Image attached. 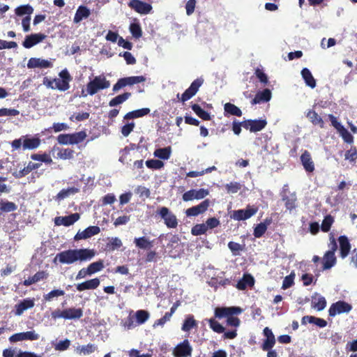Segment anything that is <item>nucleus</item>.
<instances>
[{"label":"nucleus","instance_id":"f257e3e1","mask_svg":"<svg viewBox=\"0 0 357 357\" xmlns=\"http://www.w3.org/2000/svg\"><path fill=\"white\" fill-rule=\"evenodd\" d=\"M96 255L93 250L87 248L69 249L56 254L54 262L59 261L62 264H73L77 261H87L92 259Z\"/></svg>","mask_w":357,"mask_h":357},{"label":"nucleus","instance_id":"de8ad7c7","mask_svg":"<svg viewBox=\"0 0 357 357\" xmlns=\"http://www.w3.org/2000/svg\"><path fill=\"white\" fill-rule=\"evenodd\" d=\"M137 324L141 325L144 324L149 318V313L144 310H137L135 312Z\"/></svg>","mask_w":357,"mask_h":357},{"label":"nucleus","instance_id":"2f4dec72","mask_svg":"<svg viewBox=\"0 0 357 357\" xmlns=\"http://www.w3.org/2000/svg\"><path fill=\"white\" fill-rule=\"evenodd\" d=\"M255 283L254 278L250 274H244L242 279H241L236 284V287L239 290H244L248 286H252Z\"/></svg>","mask_w":357,"mask_h":357},{"label":"nucleus","instance_id":"f03ea898","mask_svg":"<svg viewBox=\"0 0 357 357\" xmlns=\"http://www.w3.org/2000/svg\"><path fill=\"white\" fill-rule=\"evenodd\" d=\"M110 86L109 81L107 80L104 75L96 76L86 85V92L93 96L98 91L107 89Z\"/></svg>","mask_w":357,"mask_h":357},{"label":"nucleus","instance_id":"052dcab7","mask_svg":"<svg viewBox=\"0 0 357 357\" xmlns=\"http://www.w3.org/2000/svg\"><path fill=\"white\" fill-rule=\"evenodd\" d=\"M338 132L345 142L348 144H351L353 142V136L344 127L340 130Z\"/></svg>","mask_w":357,"mask_h":357},{"label":"nucleus","instance_id":"9d476101","mask_svg":"<svg viewBox=\"0 0 357 357\" xmlns=\"http://www.w3.org/2000/svg\"><path fill=\"white\" fill-rule=\"evenodd\" d=\"M208 194V190L204 188H201L199 190L192 189L183 193L182 199L184 202H190L194 199L199 200L204 199Z\"/></svg>","mask_w":357,"mask_h":357},{"label":"nucleus","instance_id":"c03bdc74","mask_svg":"<svg viewBox=\"0 0 357 357\" xmlns=\"http://www.w3.org/2000/svg\"><path fill=\"white\" fill-rule=\"evenodd\" d=\"M224 109L225 112L231 115L236 116H241L242 115L241 110L237 106L230 102H227L225 105Z\"/></svg>","mask_w":357,"mask_h":357},{"label":"nucleus","instance_id":"bf43d9fd","mask_svg":"<svg viewBox=\"0 0 357 357\" xmlns=\"http://www.w3.org/2000/svg\"><path fill=\"white\" fill-rule=\"evenodd\" d=\"M266 229H267V225L264 222H261L255 227V228L254 229V236L256 238H260L261 236H262L264 234Z\"/></svg>","mask_w":357,"mask_h":357},{"label":"nucleus","instance_id":"c756f323","mask_svg":"<svg viewBox=\"0 0 357 357\" xmlns=\"http://www.w3.org/2000/svg\"><path fill=\"white\" fill-rule=\"evenodd\" d=\"M336 263V257L333 251H327L323 257V269L327 270L332 268Z\"/></svg>","mask_w":357,"mask_h":357},{"label":"nucleus","instance_id":"774afa93","mask_svg":"<svg viewBox=\"0 0 357 357\" xmlns=\"http://www.w3.org/2000/svg\"><path fill=\"white\" fill-rule=\"evenodd\" d=\"M70 345V341L68 339H66L64 340L59 341L54 346V349L56 351H66L69 348Z\"/></svg>","mask_w":357,"mask_h":357},{"label":"nucleus","instance_id":"cd10ccee","mask_svg":"<svg viewBox=\"0 0 357 357\" xmlns=\"http://www.w3.org/2000/svg\"><path fill=\"white\" fill-rule=\"evenodd\" d=\"M40 144V139L38 137H24L23 150H33L37 149Z\"/></svg>","mask_w":357,"mask_h":357},{"label":"nucleus","instance_id":"8fccbe9b","mask_svg":"<svg viewBox=\"0 0 357 357\" xmlns=\"http://www.w3.org/2000/svg\"><path fill=\"white\" fill-rule=\"evenodd\" d=\"M33 12V8L29 4L20 6L15 9V14L18 16L30 15Z\"/></svg>","mask_w":357,"mask_h":357},{"label":"nucleus","instance_id":"338daca9","mask_svg":"<svg viewBox=\"0 0 357 357\" xmlns=\"http://www.w3.org/2000/svg\"><path fill=\"white\" fill-rule=\"evenodd\" d=\"M203 82L204 80L202 78H197L192 82L188 89L194 96L197 93L199 88L202 85Z\"/></svg>","mask_w":357,"mask_h":357},{"label":"nucleus","instance_id":"58836bf2","mask_svg":"<svg viewBox=\"0 0 357 357\" xmlns=\"http://www.w3.org/2000/svg\"><path fill=\"white\" fill-rule=\"evenodd\" d=\"M172 149L170 146L160 148L155 150L153 155L155 157L162 160H168L171 155Z\"/></svg>","mask_w":357,"mask_h":357},{"label":"nucleus","instance_id":"e433bc0d","mask_svg":"<svg viewBox=\"0 0 357 357\" xmlns=\"http://www.w3.org/2000/svg\"><path fill=\"white\" fill-rule=\"evenodd\" d=\"M40 166V164H39V163H33V162H30L27 165L26 167H24L22 169L20 170L19 172L14 173V176L16 178H21V177L28 174L32 170L39 168Z\"/></svg>","mask_w":357,"mask_h":357},{"label":"nucleus","instance_id":"f3484780","mask_svg":"<svg viewBox=\"0 0 357 357\" xmlns=\"http://www.w3.org/2000/svg\"><path fill=\"white\" fill-rule=\"evenodd\" d=\"M266 120H248L243 124L244 128L249 130L250 132H256L261 130L266 126Z\"/></svg>","mask_w":357,"mask_h":357},{"label":"nucleus","instance_id":"6e6552de","mask_svg":"<svg viewBox=\"0 0 357 357\" xmlns=\"http://www.w3.org/2000/svg\"><path fill=\"white\" fill-rule=\"evenodd\" d=\"M192 348L188 340H183L178 344L173 351L174 357H190Z\"/></svg>","mask_w":357,"mask_h":357},{"label":"nucleus","instance_id":"4d7b16f0","mask_svg":"<svg viewBox=\"0 0 357 357\" xmlns=\"http://www.w3.org/2000/svg\"><path fill=\"white\" fill-rule=\"evenodd\" d=\"M64 294H65L64 291L61 290V289H54V290L51 291L48 294H45L43 296V298L45 301H50L54 298L61 296H63Z\"/></svg>","mask_w":357,"mask_h":357},{"label":"nucleus","instance_id":"412c9836","mask_svg":"<svg viewBox=\"0 0 357 357\" xmlns=\"http://www.w3.org/2000/svg\"><path fill=\"white\" fill-rule=\"evenodd\" d=\"M326 306V298L321 295L315 293L312 297V307L317 311H322Z\"/></svg>","mask_w":357,"mask_h":357},{"label":"nucleus","instance_id":"f704fd0d","mask_svg":"<svg viewBox=\"0 0 357 357\" xmlns=\"http://www.w3.org/2000/svg\"><path fill=\"white\" fill-rule=\"evenodd\" d=\"M134 243L136 247L142 250H148L153 246V241L146 236L135 238Z\"/></svg>","mask_w":357,"mask_h":357},{"label":"nucleus","instance_id":"20e7f679","mask_svg":"<svg viewBox=\"0 0 357 357\" xmlns=\"http://www.w3.org/2000/svg\"><path fill=\"white\" fill-rule=\"evenodd\" d=\"M59 78H54V89H57L61 91H66L70 88V82L72 77L68 73L67 69L62 70L59 73Z\"/></svg>","mask_w":357,"mask_h":357},{"label":"nucleus","instance_id":"72a5a7b5","mask_svg":"<svg viewBox=\"0 0 357 357\" xmlns=\"http://www.w3.org/2000/svg\"><path fill=\"white\" fill-rule=\"evenodd\" d=\"M307 322L314 324L320 328H324L327 325L326 321L324 319L308 315L304 316L301 320L302 324H305Z\"/></svg>","mask_w":357,"mask_h":357},{"label":"nucleus","instance_id":"69168bd1","mask_svg":"<svg viewBox=\"0 0 357 357\" xmlns=\"http://www.w3.org/2000/svg\"><path fill=\"white\" fill-rule=\"evenodd\" d=\"M203 82L204 80L202 78H197L192 82L188 89L194 96L197 93L199 88L202 85Z\"/></svg>","mask_w":357,"mask_h":357},{"label":"nucleus","instance_id":"0eeeda50","mask_svg":"<svg viewBox=\"0 0 357 357\" xmlns=\"http://www.w3.org/2000/svg\"><path fill=\"white\" fill-rule=\"evenodd\" d=\"M351 305L348 303L339 301L331 305L328 313L330 316L335 317L337 314L348 313L351 311Z\"/></svg>","mask_w":357,"mask_h":357},{"label":"nucleus","instance_id":"7ed1b4c3","mask_svg":"<svg viewBox=\"0 0 357 357\" xmlns=\"http://www.w3.org/2000/svg\"><path fill=\"white\" fill-rule=\"evenodd\" d=\"M86 137V132L79 131L72 134H61L57 137V142L62 145H73L83 142Z\"/></svg>","mask_w":357,"mask_h":357},{"label":"nucleus","instance_id":"37998d69","mask_svg":"<svg viewBox=\"0 0 357 357\" xmlns=\"http://www.w3.org/2000/svg\"><path fill=\"white\" fill-rule=\"evenodd\" d=\"M150 112V109L149 108H142L139 109H137L130 112H128L126 114L125 119H134L144 116L148 114Z\"/></svg>","mask_w":357,"mask_h":357},{"label":"nucleus","instance_id":"09e8293b","mask_svg":"<svg viewBox=\"0 0 357 357\" xmlns=\"http://www.w3.org/2000/svg\"><path fill=\"white\" fill-rule=\"evenodd\" d=\"M197 326V321L195 320L192 316L189 315L185 319L183 324L182 326V331L185 332L190 331L192 328Z\"/></svg>","mask_w":357,"mask_h":357},{"label":"nucleus","instance_id":"f8f14e48","mask_svg":"<svg viewBox=\"0 0 357 357\" xmlns=\"http://www.w3.org/2000/svg\"><path fill=\"white\" fill-rule=\"evenodd\" d=\"M129 7L135 10L137 13L142 15H146L152 10L151 4L142 1L140 0H132L128 3Z\"/></svg>","mask_w":357,"mask_h":357},{"label":"nucleus","instance_id":"0e129e2a","mask_svg":"<svg viewBox=\"0 0 357 357\" xmlns=\"http://www.w3.org/2000/svg\"><path fill=\"white\" fill-rule=\"evenodd\" d=\"M121 325L126 330L128 331L136 327L137 324L135 323L133 317L129 316L126 319L122 320Z\"/></svg>","mask_w":357,"mask_h":357},{"label":"nucleus","instance_id":"4c0bfd02","mask_svg":"<svg viewBox=\"0 0 357 357\" xmlns=\"http://www.w3.org/2000/svg\"><path fill=\"white\" fill-rule=\"evenodd\" d=\"M307 117L312 124L318 125L321 128H324V122L323 119L318 115L316 112L313 110L308 111L307 113Z\"/></svg>","mask_w":357,"mask_h":357},{"label":"nucleus","instance_id":"a18cd8bd","mask_svg":"<svg viewBox=\"0 0 357 357\" xmlns=\"http://www.w3.org/2000/svg\"><path fill=\"white\" fill-rule=\"evenodd\" d=\"M192 109L195 112V114L202 119L203 120H209L211 119L209 113L204 110L199 105L193 104L192 105Z\"/></svg>","mask_w":357,"mask_h":357},{"label":"nucleus","instance_id":"423d86ee","mask_svg":"<svg viewBox=\"0 0 357 357\" xmlns=\"http://www.w3.org/2000/svg\"><path fill=\"white\" fill-rule=\"evenodd\" d=\"M145 80H146V78L142 75L132 76V77L121 78L114 85L112 90L114 92H117L121 89H122L126 86H132L135 84L144 82Z\"/></svg>","mask_w":357,"mask_h":357},{"label":"nucleus","instance_id":"a211bd4d","mask_svg":"<svg viewBox=\"0 0 357 357\" xmlns=\"http://www.w3.org/2000/svg\"><path fill=\"white\" fill-rule=\"evenodd\" d=\"M35 302L33 298L24 299L15 305V314L16 316H21L24 311L33 308Z\"/></svg>","mask_w":357,"mask_h":357},{"label":"nucleus","instance_id":"3c124183","mask_svg":"<svg viewBox=\"0 0 357 357\" xmlns=\"http://www.w3.org/2000/svg\"><path fill=\"white\" fill-rule=\"evenodd\" d=\"M206 321L209 324L210 328L218 333H222L225 331V328L218 322L215 319L211 318L208 319H206Z\"/></svg>","mask_w":357,"mask_h":357},{"label":"nucleus","instance_id":"6e6d98bb","mask_svg":"<svg viewBox=\"0 0 357 357\" xmlns=\"http://www.w3.org/2000/svg\"><path fill=\"white\" fill-rule=\"evenodd\" d=\"M333 222L334 219L331 215H326L322 221L321 230L324 232L328 231Z\"/></svg>","mask_w":357,"mask_h":357},{"label":"nucleus","instance_id":"473e14b6","mask_svg":"<svg viewBox=\"0 0 357 357\" xmlns=\"http://www.w3.org/2000/svg\"><path fill=\"white\" fill-rule=\"evenodd\" d=\"M301 74L307 86H308L311 89H314L316 86V80L308 68H303V70L301 72Z\"/></svg>","mask_w":357,"mask_h":357},{"label":"nucleus","instance_id":"13d9d810","mask_svg":"<svg viewBox=\"0 0 357 357\" xmlns=\"http://www.w3.org/2000/svg\"><path fill=\"white\" fill-rule=\"evenodd\" d=\"M130 31L135 38H140L142 34L141 26L138 23H132L130 25Z\"/></svg>","mask_w":357,"mask_h":357},{"label":"nucleus","instance_id":"e2e57ef3","mask_svg":"<svg viewBox=\"0 0 357 357\" xmlns=\"http://www.w3.org/2000/svg\"><path fill=\"white\" fill-rule=\"evenodd\" d=\"M226 190L229 194L236 193L241 188V185L237 182H231L226 184Z\"/></svg>","mask_w":357,"mask_h":357},{"label":"nucleus","instance_id":"ea45409f","mask_svg":"<svg viewBox=\"0 0 357 357\" xmlns=\"http://www.w3.org/2000/svg\"><path fill=\"white\" fill-rule=\"evenodd\" d=\"M97 346L94 344H88L86 345L78 346L75 351L79 354L89 355L97 349Z\"/></svg>","mask_w":357,"mask_h":357},{"label":"nucleus","instance_id":"ddd939ff","mask_svg":"<svg viewBox=\"0 0 357 357\" xmlns=\"http://www.w3.org/2000/svg\"><path fill=\"white\" fill-rule=\"evenodd\" d=\"M46 35L41 33L28 35L25 37V39L22 43V45L26 49L31 48L34 45L42 42L44 39L46 38Z\"/></svg>","mask_w":357,"mask_h":357},{"label":"nucleus","instance_id":"dca6fc26","mask_svg":"<svg viewBox=\"0 0 357 357\" xmlns=\"http://www.w3.org/2000/svg\"><path fill=\"white\" fill-rule=\"evenodd\" d=\"M80 218L77 213L70 214L68 216H59L54 218V223L57 226L63 225L66 227L70 226L77 222Z\"/></svg>","mask_w":357,"mask_h":357},{"label":"nucleus","instance_id":"a19ab883","mask_svg":"<svg viewBox=\"0 0 357 357\" xmlns=\"http://www.w3.org/2000/svg\"><path fill=\"white\" fill-rule=\"evenodd\" d=\"M47 274L44 271L38 272L32 277H30L28 279L25 280L24 281V285L29 286L45 278Z\"/></svg>","mask_w":357,"mask_h":357},{"label":"nucleus","instance_id":"5701e85b","mask_svg":"<svg viewBox=\"0 0 357 357\" xmlns=\"http://www.w3.org/2000/svg\"><path fill=\"white\" fill-rule=\"evenodd\" d=\"M340 243V256L345 258L349 253L351 245L346 236H340L338 239Z\"/></svg>","mask_w":357,"mask_h":357},{"label":"nucleus","instance_id":"680f3d73","mask_svg":"<svg viewBox=\"0 0 357 357\" xmlns=\"http://www.w3.org/2000/svg\"><path fill=\"white\" fill-rule=\"evenodd\" d=\"M147 167L153 169H159L164 166V162L159 160H148L146 161Z\"/></svg>","mask_w":357,"mask_h":357},{"label":"nucleus","instance_id":"aec40b11","mask_svg":"<svg viewBox=\"0 0 357 357\" xmlns=\"http://www.w3.org/2000/svg\"><path fill=\"white\" fill-rule=\"evenodd\" d=\"M52 66V64L50 61L40 58H31L27 63V67L29 68H47Z\"/></svg>","mask_w":357,"mask_h":357},{"label":"nucleus","instance_id":"5fc2aeb1","mask_svg":"<svg viewBox=\"0 0 357 357\" xmlns=\"http://www.w3.org/2000/svg\"><path fill=\"white\" fill-rule=\"evenodd\" d=\"M17 209V206L13 202H0V210L4 212H12Z\"/></svg>","mask_w":357,"mask_h":357},{"label":"nucleus","instance_id":"79ce46f5","mask_svg":"<svg viewBox=\"0 0 357 357\" xmlns=\"http://www.w3.org/2000/svg\"><path fill=\"white\" fill-rule=\"evenodd\" d=\"M131 96V93L126 92L123 94L119 95L115 98H112L109 102V105L110 107H114L118 105H120L127 100Z\"/></svg>","mask_w":357,"mask_h":357},{"label":"nucleus","instance_id":"c9c22d12","mask_svg":"<svg viewBox=\"0 0 357 357\" xmlns=\"http://www.w3.org/2000/svg\"><path fill=\"white\" fill-rule=\"evenodd\" d=\"M54 151H57V158L61 160H70L74 157V151L70 149H61L54 147Z\"/></svg>","mask_w":357,"mask_h":357},{"label":"nucleus","instance_id":"393cba45","mask_svg":"<svg viewBox=\"0 0 357 357\" xmlns=\"http://www.w3.org/2000/svg\"><path fill=\"white\" fill-rule=\"evenodd\" d=\"M282 200L284 202L285 207L290 212L296 208V195L295 192L290 193L289 195H282Z\"/></svg>","mask_w":357,"mask_h":357},{"label":"nucleus","instance_id":"bb28decb","mask_svg":"<svg viewBox=\"0 0 357 357\" xmlns=\"http://www.w3.org/2000/svg\"><path fill=\"white\" fill-rule=\"evenodd\" d=\"M79 192V189L75 187L68 188L61 190L54 197L55 201L60 202L61 201Z\"/></svg>","mask_w":357,"mask_h":357},{"label":"nucleus","instance_id":"a878e982","mask_svg":"<svg viewBox=\"0 0 357 357\" xmlns=\"http://www.w3.org/2000/svg\"><path fill=\"white\" fill-rule=\"evenodd\" d=\"M271 91L268 89H266L256 94L255 98L252 100V104L256 105L261 102H268L271 100Z\"/></svg>","mask_w":357,"mask_h":357},{"label":"nucleus","instance_id":"1a4fd4ad","mask_svg":"<svg viewBox=\"0 0 357 357\" xmlns=\"http://www.w3.org/2000/svg\"><path fill=\"white\" fill-rule=\"evenodd\" d=\"M39 337V334L37 333L35 331H30L13 334L9 337V340L10 342H16L24 340L33 341L38 340Z\"/></svg>","mask_w":357,"mask_h":357},{"label":"nucleus","instance_id":"7c9ffc66","mask_svg":"<svg viewBox=\"0 0 357 357\" xmlns=\"http://www.w3.org/2000/svg\"><path fill=\"white\" fill-rule=\"evenodd\" d=\"M90 13V10L87 7L80 6L75 13L73 22L76 24L79 23L82 20L87 18Z\"/></svg>","mask_w":357,"mask_h":357},{"label":"nucleus","instance_id":"864d4df0","mask_svg":"<svg viewBox=\"0 0 357 357\" xmlns=\"http://www.w3.org/2000/svg\"><path fill=\"white\" fill-rule=\"evenodd\" d=\"M31 158L33 160H37V161H40V162H43L46 164H50L52 162V159L51 158V157L46 154V153H44V154H38V153H35V154H32L31 155Z\"/></svg>","mask_w":357,"mask_h":357},{"label":"nucleus","instance_id":"2eb2a0df","mask_svg":"<svg viewBox=\"0 0 357 357\" xmlns=\"http://www.w3.org/2000/svg\"><path fill=\"white\" fill-rule=\"evenodd\" d=\"M242 312L243 310L239 307H217L215 310V316L220 319L229 315L238 314Z\"/></svg>","mask_w":357,"mask_h":357},{"label":"nucleus","instance_id":"6ab92c4d","mask_svg":"<svg viewBox=\"0 0 357 357\" xmlns=\"http://www.w3.org/2000/svg\"><path fill=\"white\" fill-rule=\"evenodd\" d=\"M263 333L266 337V339L264 340L261 349L264 351H268L272 349L275 344V335H273L271 329L268 327H266L264 329Z\"/></svg>","mask_w":357,"mask_h":357},{"label":"nucleus","instance_id":"c85d7f7f","mask_svg":"<svg viewBox=\"0 0 357 357\" xmlns=\"http://www.w3.org/2000/svg\"><path fill=\"white\" fill-rule=\"evenodd\" d=\"M65 319H78L83 316L81 308L70 307L64 309Z\"/></svg>","mask_w":357,"mask_h":357},{"label":"nucleus","instance_id":"9b49d317","mask_svg":"<svg viewBox=\"0 0 357 357\" xmlns=\"http://www.w3.org/2000/svg\"><path fill=\"white\" fill-rule=\"evenodd\" d=\"M257 212V209L248 206L245 209L234 211L231 218L236 220H245L249 219Z\"/></svg>","mask_w":357,"mask_h":357},{"label":"nucleus","instance_id":"49530a36","mask_svg":"<svg viewBox=\"0 0 357 357\" xmlns=\"http://www.w3.org/2000/svg\"><path fill=\"white\" fill-rule=\"evenodd\" d=\"M103 268H104L103 261L101 260H99L98 261H95V262L90 264L86 268H87L89 274L91 275L97 272L102 271L103 269Z\"/></svg>","mask_w":357,"mask_h":357},{"label":"nucleus","instance_id":"603ef678","mask_svg":"<svg viewBox=\"0 0 357 357\" xmlns=\"http://www.w3.org/2000/svg\"><path fill=\"white\" fill-rule=\"evenodd\" d=\"M207 230L208 226H206L205 224H197L192 228L191 233L194 236H199L205 234Z\"/></svg>","mask_w":357,"mask_h":357},{"label":"nucleus","instance_id":"4468645a","mask_svg":"<svg viewBox=\"0 0 357 357\" xmlns=\"http://www.w3.org/2000/svg\"><path fill=\"white\" fill-rule=\"evenodd\" d=\"M100 231V229L98 226H90L87 228H86L83 231H78V232L76 234V235L74 237V239L75 241H79L82 239H87L93 236H95L98 234H99Z\"/></svg>","mask_w":357,"mask_h":357},{"label":"nucleus","instance_id":"b1692460","mask_svg":"<svg viewBox=\"0 0 357 357\" xmlns=\"http://www.w3.org/2000/svg\"><path fill=\"white\" fill-rule=\"evenodd\" d=\"M301 160L305 170L307 172H312L314 170V162L312 160L309 152L305 151L301 156Z\"/></svg>","mask_w":357,"mask_h":357},{"label":"nucleus","instance_id":"39448f33","mask_svg":"<svg viewBox=\"0 0 357 357\" xmlns=\"http://www.w3.org/2000/svg\"><path fill=\"white\" fill-rule=\"evenodd\" d=\"M157 213L164 220L167 227L170 229L176 228L178 225V220L176 215L165 206L160 207Z\"/></svg>","mask_w":357,"mask_h":357},{"label":"nucleus","instance_id":"4be33fe9","mask_svg":"<svg viewBox=\"0 0 357 357\" xmlns=\"http://www.w3.org/2000/svg\"><path fill=\"white\" fill-rule=\"evenodd\" d=\"M100 280L93 278L77 284V291H82L87 289H95L100 285Z\"/></svg>","mask_w":357,"mask_h":357}]
</instances>
